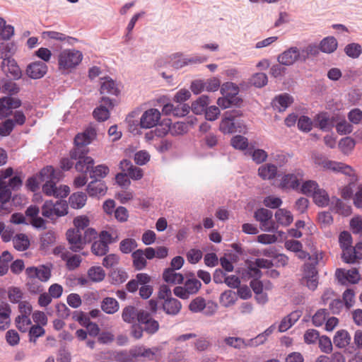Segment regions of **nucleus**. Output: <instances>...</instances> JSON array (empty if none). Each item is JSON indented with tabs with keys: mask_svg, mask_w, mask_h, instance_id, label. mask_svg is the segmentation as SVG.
<instances>
[{
	"mask_svg": "<svg viewBox=\"0 0 362 362\" xmlns=\"http://www.w3.org/2000/svg\"><path fill=\"white\" fill-rule=\"evenodd\" d=\"M351 341V337L347 331L344 329L339 330L336 332L333 343L338 348H345Z\"/></svg>",
	"mask_w": 362,
	"mask_h": 362,
	"instance_id": "nucleus-32",
	"label": "nucleus"
},
{
	"mask_svg": "<svg viewBox=\"0 0 362 362\" xmlns=\"http://www.w3.org/2000/svg\"><path fill=\"white\" fill-rule=\"evenodd\" d=\"M168 63L175 69H182L187 66V57L180 52L173 54L168 58Z\"/></svg>",
	"mask_w": 362,
	"mask_h": 362,
	"instance_id": "nucleus-36",
	"label": "nucleus"
},
{
	"mask_svg": "<svg viewBox=\"0 0 362 362\" xmlns=\"http://www.w3.org/2000/svg\"><path fill=\"white\" fill-rule=\"evenodd\" d=\"M114 107V104L108 98L103 97L101 104L93 111L94 117L98 121H105L110 117V110Z\"/></svg>",
	"mask_w": 362,
	"mask_h": 362,
	"instance_id": "nucleus-16",
	"label": "nucleus"
},
{
	"mask_svg": "<svg viewBox=\"0 0 362 362\" xmlns=\"http://www.w3.org/2000/svg\"><path fill=\"white\" fill-rule=\"evenodd\" d=\"M92 252L97 256L105 255L109 250V246L100 240L95 241L91 246Z\"/></svg>",
	"mask_w": 362,
	"mask_h": 362,
	"instance_id": "nucleus-58",
	"label": "nucleus"
},
{
	"mask_svg": "<svg viewBox=\"0 0 362 362\" xmlns=\"http://www.w3.org/2000/svg\"><path fill=\"white\" fill-rule=\"evenodd\" d=\"M55 209V203L52 201H46L42 206V214L45 218L54 219L57 218Z\"/></svg>",
	"mask_w": 362,
	"mask_h": 362,
	"instance_id": "nucleus-47",
	"label": "nucleus"
},
{
	"mask_svg": "<svg viewBox=\"0 0 362 362\" xmlns=\"http://www.w3.org/2000/svg\"><path fill=\"white\" fill-rule=\"evenodd\" d=\"M277 61L280 64L287 66L300 62L299 48L294 46L289 47L278 55Z\"/></svg>",
	"mask_w": 362,
	"mask_h": 362,
	"instance_id": "nucleus-13",
	"label": "nucleus"
},
{
	"mask_svg": "<svg viewBox=\"0 0 362 362\" xmlns=\"http://www.w3.org/2000/svg\"><path fill=\"white\" fill-rule=\"evenodd\" d=\"M30 315H18L16 318L17 328L22 332H25L32 327Z\"/></svg>",
	"mask_w": 362,
	"mask_h": 362,
	"instance_id": "nucleus-48",
	"label": "nucleus"
},
{
	"mask_svg": "<svg viewBox=\"0 0 362 362\" xmlns=\"http://www.w3.org/2000/svg\"><path fill=\"white\" fill-rule=\"evenodd\" d=\"M224 341L227 345L235 349H240L247 346V345H246L247 341H245L240 337H226L225 338Z\"/></svg>",
	"mask_w": 362,
	"mask_h": 362,
	"instance_id": "nucleus-57",
	"label": "nucleus"
},
{
	"mask_svg": "<svg viewBox=\"0 0 362 362\" xmlns=\"http://www.w3.org/2000/svg\"><path fill=\"white\" fill-rule=\"evenodd\" d=\"M336 130L339 134H348L353 131V126L346 121L342 119L335 124Z\"/></svg>",
	"mask_w": 362,
	"mask_h": 362,
	"instance_id": "nucleus-63",
	"label": "nucleus"
},
{
	"mask_svg": "<svg viewBox=\"0 0 362 362\" xmlns=\"http://www.w3.org/2000/svg\"><path fill=\"white\" fill-rule=\"evenodd\" d=\"M29 337L30 341L35 342L37 339L40 337H42L45 334V329L42 326L39 325H32V327L29 329Z\"/></svg>",
	"mask_w": 362,
	"mask_h": 362,
	"instance_id": "nucleus-61",
	"label": "nucleus"
},
{
	"mask_svg": "<svg viewBox=\"0 0 362 362\" xmlns=\"http://www.w3.org/2000/svg\"><path fill=\"white\" fill-rule=\"evenodd\" d=\"M339 242L342 250H344V249L352 247V238L351 234L347 231H343L340 233L339 237Z\"/></svg>",
	"mask_w": 362,
	"mask_h": 362,
	"instance_id": "nucleus-64",
	"label": "nucleus"
},
{
	"mask_svg": "<svg viewBox=\"0 0 362 362\" xmlns=\"http://www.w3.org/2000/svg\"><path fill=\"white\" fill-rule=\"evenodd\" d=\"M205 308V299L200 296L193 299L189 305V310L192 313H199L202 311Z\"/></svg>",
	"mask_w": 362,
	"mask_h": 362,
	"instance_id": "nucleus-55",
	"label": "nucleus"
},
{
	"mask_svg": "<svg viewBox=\"0 0 362 362\" xmlns=\"http://www.w3.org/2000/svg\"><path fill=\"white\" fill-rule=\"evenodd\" d=\"M319 47L314 43H310L299 49L300 62H305L310 57H316L319 54Z\"/></svg>",
	"mask_w": 362,
	"mask_h": 362,
	"instance_id": "nucleus-29",
	"label": "nucleus"
},
{
	"mask_svg": "<svg viewBox=\"0 0 362 362\" xmlns=\"http://www.w3.org/2000/svg\"><path fill=\"white\" fill-rule=\"evenodd\" d=\"M88 276L93 282L102 281L105 276V272L101 267H91L88 270Z\"/></svg>",
	"mask_w": 362,
	"mask_h": 362,
	"instance_id": "nucleus-43",
	"label": "nucleus"
},
{
	"mask_svg": "<svg viewBox=\"0 0 362 362\" xmlns=\"http://www.w3.org/2000/svg\"><path fill=\"white\" fill-rule=\"evenodd\" d=\"M277 226H289L293 221L291 212L286 209H278L274 214Z\"/></svg>",
	"mask_w": 362,
	"mask_h": 362,
	"instance_id": "nucleus-25",
	"label": "nucleus"
},
{
	"mask_svg": "<svg viewBox=\"0 0 362 362\" xmlns=\"http://www.w3.org/2000/svg\"><path fill=\"white\" fill-rule=\"evenodd\" d=\"M318 189V184L315 181L307 180L303 182L300 192L304 194L313 196Z\"/></svg>",
	"mask_w": 362,
	"mask_h": 362,
	"instance_id": "nucleus-53",
	"label": "nucleus"
},
{
	"mask_svg": "<svg viewBox=\"0 0 362 362\" xmlns=\"http://www.w3.org/2000/svg\"><path fill=\"white\" fill-rule=\"evenodd\" d=\"M315 163L324 169L332 170L336 172H339L342 166V163L329 160L320 156L315 157Z\"/></svg>",
	"mask_w": 362,
	"mask_h": 362,
	"instance_id": "nucleus-27",
	"label": "nucleus"
},
{
	"mask_svg": "<svg viewBox=\"0 0 362 362\" xmlns=\"http://www.w3.org/2000/svg\"><path fill=\"white\" fill-rule=\"evenodd\" d=\"M100 308L104 313L112 315L119 310V305L118 301L115 298L106 297L101 301Z\"/></svg>",
	"mask_w": 362,
	"mask_h": 362,
	"instance_id": "nucleus-28",
	"label": "nucleus"
},
{
	"mask_svg": "<svg viewBox=\"0 0 362 362\" xmlns=\"http://www.w3.org/2000/svg\"><path fill=\"white\" fill-rule=\"evenodd\" d=\"M66 235L69 249L71 251L78 252L84 248L86 245L85 240L82 237L81 232L78 230L69 229L66 231Z\"/></svg>",
	"mask_w": 362,
	"mask_h": 362,
	"instance_id": "nucleus-12",
	"label": "nucleus"
},
{
	"mask_svg": "<svg viewBox=\"0 0 362 362\" xmlns=\"http://www.w3.org/2000/svg\"><path fill=\"white\" fill-rule=\"evenodd\" d=\"M25 273L28 277V284H33L35 279L46 282L51 277V269L45 265L28 267Z\"/></svg>",
	"mask_w": 362,
	"mask_h": 362,
	"instance_id": "nucleus-8",
	"label": "nucleus"
},
{
	"mask_svg": "<svg viewBox=\"0 0 362 362\" xmlns=\"http://www.w3.org/2000/svg\"><path fill=\"white\" fill-rule=\"evenodd\" d=\"M14 247L18 251H24L29 247L30 240L23 233L17 234L13 238Z\"/></svg>",
	"mask_w": 362,
	"mask_h": 362,
	"instance_id": "nucleus-39",
	"label": "nucleus"
},
{
	"mask_svg": "<svg viewBox=\"0 0 362 362\" xmlns=\"http://www.w3.org/2000/svg\"><path fill=\"white\" fill-rule=\"evenodd\" d=\"M231 145L236 149L245 150L248 146L247 139L241 135H237L232 138Z\"/></svg>",
	"mask_w": 362,
	"mask_h": 362,
	"instance_id": "nucleus-60",
	"label": "nucleus"
},
{
	"mask_svg": "<svg viewBox=\"0 0 362 362\" xmlns=\"http://www.w3.org/2000/svg\"><path fill=\"white\" fill-rule=\"evenodd\" d=\"M118 238V235L116 231H112L110 233L107 230H103L99 235V240L104 244H106L107 246L117 242Z\"/></svg>",
	"mask_w": 362,
	"mask_h": 362,
	"instance_id": "nucleus-51",
	"label": "nucleus"
},
{
	"mask_svg": "<svg viewBox=\"0 0 362 362\" xmlns=\"http://www.w3.org/2000/svg\"><path fill=\"white\" fill-rule=\"evenodd\" d=\"M107 186L101 180H94L87 186V192L90 197L103 196L106 193Z\"/></svg>",
	"mask_w": 362,
	"mask_h": 362,
	"instance_id": "nucleus-20",
	"label": "nucleus"
},
{
	"mask_svg": "<svg viewBox=\"0 0 362 362\" xmlns=\"http://www.w3.org/2000/svg\"><path fill=\"white\" fill-rule=\"evenodd\" d=\"M133 266L136 270H142L146 267L147 262L143 250L138 249L132 252Z\"/></svg>",
	"mask_w": 362,
	"mask_h": 362,
	"instance_id": "nucleus-34",
	"label": "nucleus"
},
{
	"mask_svg": "<svg viewBox=\"0 0 362 362\" xmlns=\"http://www.w3.org/2000/svg\"><path fill=\"white\" fill-rule=\"evenodd\" d=\"M293 103V98L288 94H281L276 96L272 101L274 110L284 112Z\"/></svg>",
	"mask_w": 362,
	"mask_h": 362,
	"instance_id": "nucleus-22",
	"label": "nucleus"
},
{
	"mask_svg": "<svg viewBox=\"0 0 362 362\" xmlns=\"http://www.w3.org/2000/svg\"><path fill=\"white\" fill-rule=\"evenodd\" d=\"M95 136L92 129H86L84 132L78 134L74 138L75 147L71 151H77L78 153H88L86 146L91 143Z\"/></svg>",
	"mask_w": 362,
	"mask_h": 362,
	"instance_id": "nucleus-9",
	"label": "nucleus"
},
{
	"mask_svg": "<svg viewBox=\"0 0 362 362\" xmlns=\"http://www.w3.org/2000/svg\"><path fill=\"white\" fill-rule=\"evenodd\" d=\"M319 258L322 259L321 254H315V258L314 255L312 257L309 256V259H313L314 262L312 263H305L304 265L303 283L312 291L315 290L318 285L317 271L315 266L318 263Z\"/></svg>",
	"mask_w": 362,
	"mask_h": 362,
	"instance_id": "nucleus-3",
	"label": "nucleus"
},
{
	"mask_svg": "<svg viewBox=\"0 0 362 362\" xmlns=\"http://www.w3.org/2000/svg\"><path fill=\"white\" fill-rule=\"evenodd\" d=\"M341 257L348 264H354L357 259H362V242L358 243L355 247L344 249Z\"/></svg>",
	"mask_w": 362,
	"mask_h": 362,
	"instance_id": "nucleus-17",
	"label": "nucleus"
},
{
	"mask_svg": "<svg viewBox=\"0 0 362 362\" xmlns=\"http://www.w3.org/2000/svg\"><path fill=\"white\" fill-rule=\"evenodd\" d=\"M347 56L352 59H357L362 53V47L358 43H350L344 47Z\"/></svg>",
	"mask_w": 362,
	"mask_h": 362,
	"instance_id": "nucleus-49",
	"label": "nucleus"
},
{
	"mask_svg": "<svg viewBox=\"0 0 362 362\" xmlns=\"http://www.w3.org/2000/svg\"><path fill=\"white\" fill-rule=\"evenodd\" d=\"M277 175V167L272 163L262 165L258 168V175L264 180H273Z\"/></svg>",
	"mask_w": 362,
	"mask_h": 362,
	"instance_id": "nucleus-23",
	"label": "nucleus"
},
{
	"mask_svg": "<svg viewBox=\"0 0 362 362\" xmlns=\"http://www.w3.org/2000/svg\"><path fill=\"white\" fill-rule=\"evenodd\" d=\"M338 46L337 40L332 36L327 37L322 39L320 43L319 49L324 52L330 54L334 52Z\"/></svg>",
	"mask_w": 362,
	"mask_h": 362,
	"instance_id": "nucleus-31",
	"label": "nucleus"
},
{
	"mask_svg": "<svg viewBox=\"0 0 362 362\" xmlns=\"http://www.w3.org/2000/svg\"><path fill=\"white\" fill-rule=\"evenodd\" d=\"M273 213L269 209L261 208L257 209L254 214L255 220L259 222L260 228L266 232H274L278 226L272 221Z\"/></svg>",
	"mask_w": 362,
	"mask_h": 362,
	"instance_id": "nucleus-4",
	"label": "nucleus"
},
{
	"mask_svg": "<svg viewBox=\"0 0 362 362\" xmlns=\"http://www.w3.org/2000/svg\"><path fill=\"white\" fill-rule=\"evenodd\" d=\"M139 322L144 325V329L149 334H153L159 329V323L152 318L151 314L146 310H140L139 315Z\"/></svg>",
	"mask_w": 362,
	"mask_h": 362,
	"instance_id": "nucleus-14",
	"label": "nucleus"
},
{
	"mask_svg": "<svg viewBox=\"0 0 362 362\" xmlns=\"http://www.w3.org/2000/svg\"><path fill=\"white\" fill-rule=\"evenodd\" d=\"M40 179L45 184L42 185V192L47 196L64 198L68 196L69 187L67 185H59L57 187L62 176L59 170H55L52 166H47L40 172Z\"/></svg>",
	"mask_w": 362,
	"mask_h": 362,
	"instance_id": "nucleus-1",
	"label": "nucleus"
},
{
	"mask_svg": "<svg viewBox=\"0 0 362 362\" xmlns=\"http://www.w3.org/2000/svg\"><path fill=\"white\" fill-rule=\"evenodd\" d=\"M86 194L83 192L74 193L69 199V204L74 209L82 208L86 204Z\"/></svg>",
	"mask_w": 362,
	"mask_h": 362,
	"instance_id": "nucleus-40",
	"label": "nucleus"
},
{
	"mask_svg": "<svg viewBox=\"0 0 362 362\" xmlns=\"http://www.w3.org/2000/svg\"><path fill=\"white\" fill-rule=\"evenodd\" d=\"M109 168L105 165H98L92 168L90 171V177L94 180H101L109 173Z\"/></svg>",
	"mask_w": 362,
	"mask_h": 362,
	"instance_id": "nucleus-44",
	"label": "nucleus"
},
{
	"mask_svg": "<svg viewBox=\"0 0 362 362\" xmlns=\"http://www.w3.org/2000/svg\"><path fill=\"white\" fill-rule=\"evenodd\" d=\"M241 102L240 98H232L226 95L219 98L217 100V104L223 109L230 107L232 105H238Z\"/></svg>",
	"mask_w": 362,
	"mask_h": 362,
	"instance_id": "nucleus-59",
	"label": "nucleus"
},
{
	"mask_svg": "<svg viewBox=\"0 0 362 362\" xmlns=\"http://www.w3.org/2000/svg\"><path fill=\"white\" fill-rule=\"evenodd\" d=\"M221 93L223 95H226L232 98H239L237 95L239 93L238 86L232 82L224 83L221 86Z\"/></svg>",
	"mask_w": 362,
	"mask_h": 362,
	"instance_id": "nucleus-41",
	"label": "nucleus"
},
{
	"mask_svg": "<svg viewBox=\"0 0 362 362\" xmlns=\"http://www.w3.org/2000/svg\"><path fill=\"white\" fill-rule=\"evenodd\" d=\"M303 177L304 172L300 169L295 170L293 173L286 174L282 177L279 187L284 190L298 189Z\"/></svg>",
	"mask_w": 362,
	"mask_h": 362,
	"instance_id": "nucleus-7",
	"label": "nucleus"
},
{
	"mask_svg": "<svg viewBox=\"0 0 362 362\" xmlns=\"http://www.w3.org/2000/svg\"><path fill=\"white\" fill-rule=\"evenodd\" d=\"M250 83L255 87L260 88L267 84L268 77L266 74L258 72L251 76Z\"/></svg>",
	"mask_w": 362,
	"mask_h": 362,
	"instance_id": "nucleus-45",
	"label": "nucleus"
},
{
	"mask_svg": "<svg viewBox=\"0 0 362 362\" xmlns=\"http://www.w3.org/2000/svg\"><path fill=\"white\" fill-rule=\"evenodd\" d=\"M139 314L140 311L138 312L135 307L129 305L122 310V317L125 322L134 323L136 319L139 321Z\"/></svg>",
	"mask_w": 362,
	"mask_h": 362,
	"instance_id": "nucleus-37",
	"label": "nucleus"
},
{
	"mask_svg": "<svg viewBox=\"0 0 362 362\" xmlns=\"http://www.w3.org/2000/svg\"><path fill=\"white\" fill-rule=\"evenodd\" d=\"M83 54L76 49H64L58 54L59 69L63 72H69L76 68L83 59Z\"/></svg>",
	"mask_w": 362,
	"mask_h": 362,
	"instance_id": "nucleus-2",
	"label": "nucleus"
},
{
	"mask_svg": "<svg viewBox=\"0 0 362 362\" xmlns=\"http://www.w3.org/2000/svg\"><path fill=\"white\" fill-rule=\"evenodd\" d=\"M64 261H66V268L71 271L76 269L80 266L82 262V258L78 255H71L69 253V255H68V257H66Z\"/></svg>",
	"mask_w": 362,
	"mask_h": 362,
	"instance_id": "nucleus-56",
	"label": "nucleus"
},
{
	"mask_svg": "<svg viewBox=\"0 0 362 362\" xmlns=\"http://www.w3.org/2000/svg\"><path fill=\"white\" fill-rule=\"evenodd\" d=\"M160 119V112L156 108L146 110L140 118L139 125L143 129H151L156 127Z\"/></svg>",
	"mask_w": 362,
	"mask_h": 362,
	"instance_id": "nucleus-11",
	"label": "nucleus"
},
{
	"mask_svg": "<svg viewBox=\"0 0 362 362\" xmlns=\"http://www.w3.org/2000/svg\"><path fill=\"white\" fill-rule=\"evenodd\" d=\"M120 168L122 171H127V177L133 180H140L143 177V171L141 168L134 166L131 162L127 159L122 160L120 163Z\"/></svg>",
	"mask_w": 362,
	"mask_h": 362,
	"instance_id": "nucleus-19",
	"label": "nucleus"
},
{
	"mask_svg": "<svg viewBox=\"0 0 362 362\" xmlns=\"http://www.w3.org/2000/svg\"><path fill=\"white\" fill-rule=\"evenodd\" d=\"M240 115L241 113L239 110L226 111L220 122L219 130L224 134L235 132L238 127L235 119Z\"/></svg>",
	"mask_w": 362,
	"mask_h": 362,
	"instance_id": "nucleus-6",
	"label": "nucleus"
},
{
	"mask_svg": "<svg viewBox=\"0 0 362 362\" xmlns=\"http://www.w3.org/2000/svg\"><path fill=\"white\" fill-rule=\"evenodd\" d=\"M338 281L343 285H346L347 282L350 284H357L360 280V274L358 271L353 268L350 270L338 269L335 273Z\"/></svg>",
	"mask_w": 362,
	"mask_h": 362,
	"instance_id": "nucleus-15",
	"label": "nucleus"
},
{
	"mask_svg": "<svg viewBox=\"0 0 362 362\" xmlns=\"http://www.w3.org/2000/svg\"><path fill=\"white\" fill-rule=\"evenodd\" d=\"M87 153H78L77 151H71L70 156L72 159L76 160L75 168L77 171L81 173H85L90 171L94 164V160L86 156Z\"/></svg>",
	"mask_w": 362,
	"mask_h": 362,
	"instance_id": "nucleus-10",
	"label": "nucleus"
},
{
	"mask_svg": "<svg viewBox=\"0 0 362 362\" xmlns=\"http://www.w3.org/2000/svg\"><path fill=\"white\" fill-rule=\"evenodd\" d=\"M168 131L172 136L182 135L188 132V124L185 122H177L170 125Z\"/></svg>",
	"mask_w": 362,
	"mask_h": 362,
	"instance_id": "nucleus-46",
	"label": "nucleus"
},
{
	"mask_svg": "<svg viewBox=\"0 0 362 362\" xmlns=\"http://www.w3.org/2000/svg\"><path fill=\"white\" fill-rule=\"evenodd\" d=\"M314 202L319 206L324 207L329 204V197L323 189L319 188L313 195Z\"/></svg>",
	"mask_w": 362,
	"mask_h": 362,
	"instance_id": "nucleus-42",
	"label": "nucleus"
},
{
	"mask_svg": "<svg viewBox=\"0 0 362 362\" xmlns=\"http://www.w3.org/2000/svg\"><path fill=\"white\" fill-rule=\"evenodd\" d=\"M137 247L136 241L133 238H126L122 240L119 244V249L122 252L129 254Z\"/></svg>",
	"mask_w": 362,
	"mask_h": 362,
	"instance_id": "nucleus-54",
	"label": "nucleus"
},
{
	"mask_svg": "<svg viewBox=\"0 0 362 362\" xmlns=\"http://www.w3.org/2000/svg\"><path fill=\"white\" fill-rule=\"evenodd\" d=\"M15 127V123L13 119H8L1 124H0V135L1 136H6L11 134Z\"/></svg>",
	"mask_w": 362,
	"mask_h": 362,
	"instance_id": "nucleus-62",
	"label": "nucleus"
},
{
	"mask_svg": "<svg viewBox=\"0 0 362 362\" xmlns=\"http://www.w3.org/2000/svg\"><path fill=\"white\" fill-rule=\"evenodd\" d=\"M316 122L323 131H329L335 125V119L330 117L327 112H322L316 116Z\"/></svg>",
	"mask_w": 362,
	"mask_h": 362,
	"instance_id": "nucleus-24",
	"label": "nucleus"
},
{
	"mask_svg": "<svg viewBox=\"0 0 362 362\" xmlns=\"http://www.w3.org/2000/svg\"><path fill=\"white\" fill-rule=\"evenodd\" d=\"M47 71V66L42 62H35L28 65L26 68L27 75L33 79L42 78Z\"/></svg>",
	"mask_w": 362,
	"mask_h": 362,
	"instance_id": "nucleus-18",
	"label": "nucleus"
},
{
	"mask_svg": "<svg viewBox=\"0 0 362 362\" xmlns=\"http://www.w3.org/2000/svg\"><path fill=\"white\" fill-rule=\"evenodd\" d=\"M202 286L201 282L195 279H187L183 286H176L174 290V294L182 299H187L191 295L197 293Z\"/></svg>",
	"mask_w": 362,
	"mask_h": 362,
	"instance_id": "nucleus-5",
	"label": "nucleus"
},
{
	"mask_svg": "<svg viewBox=\"0 0 362 362\" xmlns=\"http://www.w3.org/2000/svg\"><path fill=\"white\" fill-rule=\"evenodd\" d=\"M103 80V81L101 83L100 89V93L117 95L119 90L115 81L109 77L105 78Z\"/></svg>",
	"mask_w": 362,
	"mask_h": 362,
	"instance_id": "nucleus-30",
	"label": "nucleus"
},
{
	"mask_svg": "<svg viewBox=\"0 0 362 362\" xmlns=\"http://www.w3.org/2000/svg\"><path fill=\"white\" fill-rule=\"evenodd\" d=\"M163 311L169 315H177L182 309V303L176 298L165 299L162 304Z\"/></svg>",
	"mask_w": 362,
	"mask_h": 362,
	"instance_id": "nucleus-21",
	"label": "nucleus"
},
{
	"mask_svg": "<svg viewBox=\"0 0 362 362\" xmlns=\"http://www.w3.org/2000/svg\"><path fill=\"white\" fill-rule=\"evenodd\" d=\"M209 103V97L203 95L192 104V110L196 115H202L205 112Z\"/></svg>",
	"mask_w": 362,
	"mask_h": 362,
	"instance_id": "nucleus-35",
	"label": "nucleus"
},
{
	"mask_svg": "<svg viewBox=\"0 0 362 362\" xmlns=\"http://www.w3.org/2000/svg\"><path fill=\"white\" fill-rule=\"evenodd\" d=\"M11 310L7 303L1 302L0 304V330L7 328L11 322Z\"/></svg>",
	"mask_w": 362,
	"mask_h": 362,
	"instance_id": "nucleus-26",
	"label": "nucleus"
},
{
	"mask_svg": "<svg viewBox=\"0 0 362 362\" xmlns=\"http://www.w3.org/2000/svg\"><path fill=\"white\" fill-rule=\"evenodd\" d=\"M236 296L235 292L228 290L221 293L220 296V303L226 308H228L235 303Z\"/></svg>",
	"mask_w": 362,
	"mask_h": 362,
	"instance_id": "nucleus-50",
	"label": "nucleus"
},
{
	"mask_svg": "<svg viewBox=\"0 0 362 362\" xmlns=\"http://www.w3.org/2000/svg\"><path fill=\"white\" fill-rule=\"evenodd\" d=\"M247 152L252 156V160L257 164L262 163L268 157L267 153L263 149H249Z\"/></svg>",
	"mask_w": 362,
	"mask_h": 362,
	"instance_id": "nucleus-52",
	"label": "nucleus"
},
{
	"mask_svg": "<svg viewBox=\"0 0 362 362\" xmlns=\"http://www.w3.org/2000/svg\"><path fill=\"white\" fill-rule=\"evenodd\" d=\"M165 281L173 284H181L183 281V276L175 272L173 269H167L163 274Z\"/></svg>",
	"mask_w": 362,
	"mask_h": 362,
	"instance_id": "nucleus-38",
	"label": "nucleus"
},
{
	"mask_svg": "<svg viewBox=\"0 0 362 362\" xmlns=\"http://www.w3.org/2000/svg\"><path fill=\"white\" fill-rule=\"evenodd\" d=\"M299 312L295 311L284 317L279 325V331L284 332L287 331L300 317Z\"/></svg>",
	"mask_w": 362,
	"mask_h": 362,
	"instance_id": "nucleus-33",
	"label": "nucleus"
}]
</instances>
